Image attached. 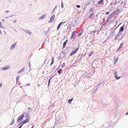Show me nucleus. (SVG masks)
Wrapping results in <instances>:
<instances>
[{
  "label": "nucleus",
  "instance_id": "8",
  "mask_svg": "<svg viewBox=\"0 0 128 128\" xmlns=\"http://www.w3.org/2000/svg\"><path fill=\"white\" fill-rule=\"evenodd\" d=\"M10 67L7 66L2 68L1 69L2 70H4L10 69Z\"/></svg>",
  "mask_w": 128,
  "mask_h": 128
},
{
  "label": "nucleus",
  "instance_id": "21",
  "mask_svg": "<svg viewBox=\"0 0 128 128\" xmlns=\"http://www.w3.org/2000/svg\"><path fill=\"white\" fill-rule=\"evenodd\" d=\"M123 45V43H122L120 44L118 48V49L117 50L116 52H117L118 51H119L122 48V46Z\"/></svg>",
  "mask_w": 128,
  "mask_h": 128
},
{
  "label": "nucleus",
  "instance_id": "19",
  "mask_svg": "<svg viewBox=\"0 0 128 128\" xmlns=\"http://www.w3.org/2000/svg\"><path fill=\"white\" fill-rule=\"evenodd\" d=\"M25 69V67H23L18 72V73L19 74L21 72H24V70Z\"/></svg>",
  "mask_w": 128,
  "mask_h": 128
},
{
  "label": "nucleus",
  "instance_id": "23",
  "mask_svg": "<svg viewBox=\"0 0 128 128\" xmlns=\"http://www.w3.org/2000/svg\"><path fill=\"white\" fill-rule=\"evenodd\" d=\"M98 88H96L95 90L94 91V92L91 94L92 95H94L96 93V92H97L98 90Z\"/></svg>",
  "mask_w": 128,
  "mask_h": 128
},
{
  "label": "nucleus",
  "instance_id": "3",
  "mask_svg": "<svg viewBox=\"0 0 128 128\" xmlns=\"http://www.w3.org/2000/svg\"><path fill=\"white\" fill-rule=\"evenodd\" d=\"M79 49V48H77L76 49H74V50L72 51L70 54L69 56H71L75 54L78 51Z\"/></svg>",
  "mask_w": 128,
  "mask_h": 128
},
{
  "label": "nucleus",
  "instance_id": "31",
  "mask_svg": "<svg viewBox=\"0 0 128 128\" xmlns=\"http://www.w3.org/2000/svg\"><path fill=\"white\" fill-rule=\"evenodd\" d=\"M54 76H52L49 79L48 81V86H49V85L50 84V80L52 78V77H53Z\"/></svg>",
  "mask_w": 128,
  "mask_h": 128
},
{
  "label": "nucleus",
  "instance_id": "28",
  "mask_svg": "<svg viewBox=\"0 0 128 128\" xmlns=\"http://www.w3.org/2000/svg\"><path fill=\"white\" fill-rule=\"evenodd\" d=\"M104 2V0H100V1H99L97 3V4H100L102 3H103Z\"/></svg>",
  "mask_w": 128,
  "mask_h": 128
},
{
  "label": "nucleus",
  "instance_id": "44",
  "mask_svg": "<svg viewBox=\"0 0 128 128\" xmlns=\"http://www.w3.org/2000/svg\"><path fill=\"white\" fill-rule=\"evenodd\" d=\"M0 27L1 28H2V29H5V28L3 26H2V25L0 26Z\"/></svg>",
  "mask_w": 128,
  "mask_h": 128
},
{
  "label": "nucleus",
  "instance_id": "2",
  "mask_svg": "<svg viewBox=\"0 0 128 128\" xmlns=\"http://www.w3.org/2000/svg\"><path fill=\"white\" fill-rule=\"evenodd\" d=\"M29 121V119L28 118L24 120L22 122H20V126L18 127V128H21L22 126L25 124L26 123Z\"/></svg>",
  "mask_w": 128,
  "mask_h": 128
},
{
  "label": "nucleus",
  "instance_id": "45",
  "mask_svg": "<svg viewBox=\"0 0 128 128\" xmlns=\"http://www.w3.org/2000/svg\"><path fill=\"white\" fill-rule=\"evenodd\" d=\"M92 68L94 69L93 72H93V74H94L95 72V68L93 67H92Z\"/></svg>",
  "mask_w": 128,
  "mask_h": 128
},
{
  "label": "nucleus",
  "instance_id": "37",
  "mask_svg": "<svg viewBox=\"0 0 128 128\" xmlns=\"http://www.w3.org/2000/svg\"><path fill=\"white\" fill-rule=\"evenodd\" d=\"M93 51H92L90 52L89 53V54L88 55V56H91L92 55V54H93Z\"/></svg>",
  "mask_w": 128,
  "mask_h": 128
},
{
  "label": "nucleus",
  "instance_id": "49",
  "mask_svg": "<svg viewBox=\"0 0 128 128\" xmlns=\"http://www.w3.org/2000/svg\"><path fill=\"white\" fill-rule=\"evenodd\" d=\"M99 84H98V85H96L95 86V87H96V88H99Z\"/></svg>",
  "mask_w": 128,
  "mask_h": 128
},
{
  "label": "nucleus",
  "instance_id": "24",
  "mask_svg": "<svg viewBox=\"0 0 128 128\" xmlns=\"http://www.w3.org/2000/svg\"><path fill=\"white\" fill-rule=\"evenodd\" d=\"M73 98H72L69 99L68 101V102L70 104L71 103L72 101L73 100Z\"/></svg>",
  "mask_w": 128,
  "mask_h": 128
},
{
  "label": "nucleus",
  "instance_id": "18",
  "mask_svg": "<svg viewBox=\"0 0 128 128\" xmlns=\"http://www.w3.org/2000/svg\"><path fill=\"white\" fill-rule=\"evenodd\" d=\"M94 17V14L93 12L89 16V18L90 19Z\"/></svg>",
  "mask_w": 128,
  "mask_h": 128
},
{
  "label": "nucleus",
  "instance_id": "51",
  "mask_svg": "<svg viewBox=\"0 0 128 128\" xmlns=\"http://www.w3.org/2000/svg\"><path fill=\"white\" fill-rule=\"evenodd\" d=\"M102 27H101V28L99 30H97V32H100V30H101V28H102Z\"/></svg>",
  "mask_w": 128,
  "mask_h": 128
},
{
  "label": "nucleus",
  "instance_id": "26",
  "mask_svg": "<svg viewBox=\"0 0 128 128\" xmlns=\"http://www.w3.org/2000/svg\"><path fill=\"white\" fill-rule=\"evenodd\" d=\"M122 8H118L116 10V11L117 12H119L118 13V14L119 13H120L121 12H122Z\"/></svg>",
  "mask_w": 128,
  "mask_h": 128
},
{
  "label": "nucleus",
  "instance_id": "16",
  "mask_svg": "<svg viewBox=\"0 0 128 128\" xmlns=\"http://www.w3.org/2000/svg\"><path fill=\"white\" fill-rule=\"evenodd\" d=\"M75 34V31H74L72 34L70 38L71 39H72L74 38V34Z\"/></svg>",
  "mask_w": 128,
  "mask_h": 128
},
{
  "label": "nucleus",
  "instance_id": "62",
  "mask_svg": "<svg viewBox=\"0 0 128 128\" xmlns=\"http://www.w3.org/2000/svg\"><path fill=\"white\" fill-rule=\"evenodd\" d=\"M9 10H6V11L5 12H9Z\"/></svg>",
  "mask_w": 128,
  "mask_h": 128
},
{
  "label": "nucleus",
  "instance_id": "52",
  "mask_svg": "<svg viewBox=\"0 0 128 128\" xmlns=\"http://www.w3.org/2000/svg\"><path fill=\"white\" fill-rule=\"evenodd\" d=\"M29 68H30L31 66L30 65V62H29Z\"/></svg>",
  "mask_w": 128,
  "mask_h": 128
},
{
  "label": "nucleus",
  "instance_id": "54",
  "mask_svg": "<svg viewBox=\"0 0 128 128\" xmlns=\"http://www.w3.org/2000/svg\"><path fill=\"white\" fill-rule=\"evenodd\" d=\"M117 11L116 10H114V14H115Z\"/></svg>",
  "mask_w": 128,
  "mask_h": 128
},
{
  "label": "nucleus",
  "instance_id": "53",
  "mask_svg": "<svg viewBox=\"0 0 128 128\" xmlns=\"http://www.w3.org/2000/svg\"><path fill=\"white\" fill-rule=\"evenodd\" d=\"M110 30H111V32H112V31H114V28H111L110 29Z\"/></svg>",
  "mask_w": 128,
  "mask_h": 128
},
{
  "label": "nucleus",
  "instance_id": "17",
  "mask_svg": "<svg viewBox=\"0 0 128 128\" xmlns=\"http://www.w3.org/2000/svg\"><path fill=\"white\" fill-rule=\"evenodd\" d=\"M91 1L90 0H88L87 2H85V3L84 4H85L86 6H88L90 4Z\"/></svg>",
  "mask_w": 128,
  "mask_h": 128
},
{
  "label": "nucleus",
  "instance_id": "57",
  "mask_svg": "<svg viewBox=\"0 0 128 128\" xmlns=\"http://www.w3.org/2000/svg\"><path fill=\"white\" fill-rule=\"evenodd\" d=\"M112 15V16H114V15L115 14H114V12H113L111 14Z\"/></svg>",
  "mask_w": 128,
  "mask_h": 128
},
{
  "label": "nucleus",
  "instance_id": "55",
  "mask_svg": "<svg viewBox=\"0 0 128 128\" xmlns=\"http://www.w3.org/2000/svg\"><path fill=\"white\" fill-rule=\"evenodd\" d=\"M119 25H118L116 28H115L114 30V32L115 31V30L119 26Z\"/></svg>",
  "mask_w": 128,
  "mask_h": 128
},
{
  "label": "nucleus",
  "instance_id": "35",
  "mask_svg": "<svg viewBox=\"0 0 128 128\" xmlns=\"http://www.w3.org/2000/svg\"><path fill=\"white\" fill-rule=\"evenodd\" d=\"M14 119H13V120H12V122L10 124V125H13L14 124Z\"/></svg>",
  "mask_w": 128,
  "mask_h": 128
},
{
  "label": "nucleus",
  "instance_id": "4",
  "mask_svg": "<svg viewBox=\"0 0 128 128\" xmlns=\"http://www.w3.org/2000/svg\"><path fill=\"white\" fill-rule=\"evenodd\" d=\"M124 25H125V24H124V25H122V26H121L120 28L119 29V30L118 32L120 33H121L120 32H123V31L124 30Z\"/></svg>",
  "mask_w": 128,
  "mask_h": 128
},
{
  "label": "nucleus",
  "instance_id": "1",
  "mask_svg": "<svg viewBox=\"0 0 128 128\" xmlns=\"http://www.w3.org/2000/svg\"><path fill=\"white\" fill-rule=\"evenodd\" d=\"M26 112H24L20 116H19L16 122H20L23 120V118L25 115Z\"/></svg>",
  "mask_w": 128,
  "mask_h": 128
},
{
  "label": "nucleus",
  "instance_id": "46",
  "mask_svg": "<svg viewBox=\"0 0 128 128\" xmlns=\"http://www.w3.org/2000/svg\"><path fill=\"white\" fill-rule=\"evenodd\" d=\"M69 49V48L68 47V48H66L64 50V51L66 52Z\"/></svg>",
  "mask_w": 128,
  "mask_h": 128
},
{
  "label": "nucleus",
  "instance_id": "29",
  "mask_svg": "<svg viewBox=\"0 0 128 128\" xmlns=\"http://www.w3.org/2000/svg\"><path fill=\"white\" fill-rule=\"evenodd\" d=\"M55 120H56V122L55 123V124H56V123L58 122H61L62 121L60 120V119H57V118H55Z\"/></svg>",
  "mask_w": 128,
  "mask_h": 128
},
{
  "label": "nucleus",
  "instance_id": "33",
  "mask_svg": "<svg viewBox=\"0 0 128 128\" xmlns=\"http://www.w3.org/2000/svg\"><path fill=\"white\" fill-rule=\"evenodd\" d=\"M112 16L111 15V14L109 15V16H108V20H109L111 18V17Z\"/></svg>",
  "mask_w": 128,
  "mask_h": 128
},
{
  "label": "nucleus",
  "instance_id": "50",
  "mask_svg": "<svg viewBox=\"0 0 128 128\" xmlns=\"http://www.w3.org/2000/svg\"><path fill=\"white\" fill-rule=\"evenodd\" d=\"M18 76L16 77V80H18V78L19 77V76Z\"/></svg>",
  "mask_w": 128,
  "mask_h": 128
},
{
  "label": "nucleus",
  "instance_id": "63",
  "mask_svg": "<svg viewBox=\"0 0 128 128\" xmlns=\"http://www.w3.org/2000/svg\"><path fill=\"white\" fill-rule=\"evenodd\" d=\"M30 85V84L29 83H28V84H26V85L27 86H29Z\"/></svg>",
  "mask_w": 128,
  "mask_h": 128
},
{
  "label": "nucleus",
  "instance_id": "38",
  "mask_svg": "<svg viewBox=\"0 0 128 128\" xmlns=\"http://www.w3.org/2000/svg\"><path fill=\"white\" fill-rule=\"evenodd\" d=\"M86 76H84V78H85L86 77H89V78L90 77V75L89 74H87V75L86 74Z\"/></svg>",
  "mask_w": 128,
  "mask_h": 128
},
{
  "label": "nucleus",
  "instance_id": "43",
  "mask_svg": "<svg viewBox=\"0 0 128 128\" xmlns=\"http://www.w3.org/2000/svg\"><path fill=\"white\" fill-rule=\"evenodd\" d=\"M76 6V8H79L80 7V5H78Z\"/></svg>",
  "mask_w": 128,
  "mask_h": 128
},
{
  "label": "nucleus",
  "instance_id": "14",
  "mask_svg": "<svg viewBox=\"0 0 128 128\" xmlns=\"http://www.w3.org/2000/svg\"><path fill=\"white\" fill-rule=\"evenodd\" d=\"M25 118H27L26 119H27L28 118L29 119V121L30 120V116H28V115H29V113H26L25 114Z\"/></svg>",
  "mask_w": 128,
  "mask_h": 128
},
{
  "label": "nucleus",
  "instance_id": "42",
  "mask_svg": "<svg viewBox=\"0 0 128 128\" xmlns=\"http://www.w3.org/2000/svg\"><path fill=\"white\" fill-rule=\"evenodd\" d=\"M120 2V1H118V2H117V1H116V0L115 1V3L113 4V5H115V4H117V3H119Z\"/></svg>",
  "mask_w": 128,
  "mask_h": 128
},
{
  "label": "nucleus",
  "instance_id": "12",
  "mask_svg": "<svg viewBox=\"0 0 128 128\" xmlns=\"http://www.w3.org/2000/svg\"><path fill=\"white\" fill-rule=\"evenodd\" d=\"M16 42L14 44H13L11 46L10 48V50H12L15 47V46H16Z\"/></svg>",
  "mask_w": 128,
  "mask_h": 128
},
{
  "label": "nucleus",
  "instance_id": "64",
  "mask_svg": "<svg viewBox=\"0 0 128 128\" xmlns=\"http://www.w3.org/2000/svg\"><path fill=\"white\" fill-rule=\"evenodd\" d=\"M128 115V112L126 114V115L127 116Z\"/></svg>",
  "mask_w": 128,
  "mask_h": 128
},
{
  "label": "nucleus",
  "instance_id": "5",
  "mask_svg": "<svg viewBox=\"0 0 128 128\" xmlns=\"http://www.w3.org/2000/svg\"><path fill=\"white\" fill-rule=\"evenodd\" d=\"M114 76L115 78L117 79H118L119 78H121V76H120L119 77H118L117 75L118 74V73L116 72V71H114Z\"/></svg>",
  "mask_w": 128,
  "mask_h": 128
},
{
  "label": "nucleus",
  "instance_id": "34",
  "mask_svg": "<svg viewBox=\"0 0 128 128\" xmlns=\"http://www.w3.org/2000/svg\"><path fill=\"white\" fill-rule=\"evenodd\" d=\"M16 16V15H12L11 16H7L6 17H5V18H8L10 17H12L13 16Z\"/></svg>",
  "mask_w": 128,
  "mask_h": 128
},
{
  "label": "nucleus",
  "instance_id": "56",
  "mask_svg": "<svg viewBox=\"0 0 128 128\" xmlns=\"http://www.w3.org/2000/svg\"><path fill=\"white\" fill-rule=\"evenodd\" d=\"M64 58V57H61V56H60L59 58V59H61V58Z\"/></svg>",
  "mask_w": 128,
  "mask_h": 128
},
{
  "label": "nucleus",
  "instance_id": "25",
  "mask_svg": "<svg viewBox=\"0 0 128 128\" xmlns=\"http://www.w3.org/2000/svg\"><path fill=\"white\" fill-rule=\"evenodd\" d=\"M109 20H108V19L105 21V22L103 24L102 26H104L105 25H107L108 24V22Z\"/></svg>",
  "mask_w": 128,
  "mask_h": 128
},
{
  "label": "nucleus",
  "instance_id": "20",
  "mask_svg": "<svg viewBox=\"0 0 128 128\" xmlns=\"http://www.w3.org/2000/svg\"><path fill=\"white\" fill-rule=\"evenodd\" d=\"M68 41V40L67 39H66V41L63 43V48H64L65 47V46H66V44L67 43Z\"/></svg>",
  "mask_w": 128,
  "mask_h": 128
},
{
  "label": "nucleus",
  "instance_id": "59",
  "mask_svg": "<svg viewBox=\"0 0 128 128\" xmlns=\"http://www.w3.org/2000/svg\"><path fill=\"white\" fill-rule=\"evenodd\" d=\"M2 86V83H0V87H1Z\"/></svg>",
  "mask_w": 128,
  "mask_h": 128
},
{
  "label": "nucleus",
  "instance_id": "36",
  "mask_svg": "<svg viewBox=\"0 0 128 128\" xmlns=\"http://www.w3.org/2000/svg\"><path fill=\"white\" fill-rule=\"evenodd\" d=\"M65 66V63H64L62 64L61 67L62 68H64Z\"/></svg>",
  "mask_w": 128,
  "mask_h": 128
},
{
  "label": "nucleus",
  "instance_id": "39",
  "mask_svg": "<svg viewBox=\"0 0 128 128\" xmlns=\"http://www.w3.org/2000/svg\"><path fill=\"white\" fill-rule=\"evenodd\" d=\"M94 10L93 8H90L89 10V12H90L92 11L94 13V11H93V10Z\"/></svg>",
  "mask_w": 128,
  "mask_h": 128
},
{
  "label": "nucleus",
  "instance_id": "9",
  "mask_svg": "<svg viewBox=\"0 0 128 128\" xmlns=\"http://www.w3.org/2000/svg\"><path fill=\"white\" fill-rule=\"evenodd\" d=\"M118 34L116 35L114 38V40H117V39L119 38L120 36V35H121V33H120L118 32Z\"/></svg>",
  "mask_w": 128,
  "mask_h": 128
},
{
  "label": "nucleus",
  "instance_id": "47",
  "mask_svg": "<svg viewBox=\"0 0 128 128\" xmlns=\"http://www.w3.org/2000/svg\"><path fill=\"white\" fill-rule=\"evenodd\" d=\"M110 13V12H109V11H108L107 12H106L105 13V14H108Z\"/></svg>",
  "mask_w": 128,
  "mask_h": 128
},
{
  "label": "nucleus",
  "instance_id": "13",
  "mask_svg": "<svg viewBox=\"0 0 128 128\" xmlns=\"http://www.w3.org/2000/svg\"><path fill=\"white\" fill-rule=\"evenodd\" d=\"M82 56H80V55H79L77 58V60L78 62H80L82 59Z\"/></svg>",
  "mask_w": 128,
  "mask_h": 128
},
{
  "label": "nucleus",
  "instance_id": "30",
  "mask_svg": "<svg viewBox=\"0 0 128 128\" xmlns=\"http://www.w3.org/2000/svg\"><path fill=\"white\" fill-rule=\"evenodd\" d=\"M114 32V31H112L110 33L109 35V37H111L113 35V34Z\"/></svg>",
  "mask_w": 128,
  "mask_h": 128
},
{
  "label": "nucleus",
  "instance_id": "15",
  "mask_svg": "<svg viewBox=\"0 0 128 128\" xmlns=\"http://www.w3.org/2000/svg\"><path fill=\"white\" fill-rule=\"evenodd\" d=\"M46 14H45L43 15L42 16L40 17L38 19L39 20H41L45 18L46 16Z\"/></svg>",
  "mask_w": 128,
  "mask_h": 128
},
{
  "label": "nucleus",
  "instance_id": "41",
  "mask_svg": "<svg viewBox=\"0 0 128 128\" xmlns=\"http://www.w3.org/2000/svg\"><path fill=\"white\" fill-rule=\"evenodd\" d=\"M61 7L62 8H63L64 7V4H63V2L62 1L61 3Z\"/></svg>",
  "mask_w": 128,
  "mask_h": 128
},
{
  "label": "nucleus",
  "instance_id": "58",
  "mask_svg": "<svg viewBox=\"0 0 128 128\" xmlns=\"http://www.w3.org/2000/svg\"><path fill=\"white\" fill-rule=\"evenodd\" d=\"M107 40V39H106L104 41V42H102V43H104L105 42H106V41Z\"/></svg>",
  "mask_w": 128,
  "mask_h": 128
},
{
  "label": "nucleus",
  "instance_id": "32",
  "mask_svg": "<svg viewBox=\"0 0 128 128\" xmlns=\"http://www.w3.org/2000/svg\"><path fill=\"white\" fill-rule=\"evenodd\" d=\"M62 69H60L58 70L57 71V72L58 74H60L61 72V71H62Z\"/></svg>",
  "mask_w": 128,
  "mask_h": 128
},
{
  "label": "nucleus",
  "instance_id": "40",
  "mask_svg": "<svg viewBox=\"0 0 128 128\" xmlns=\"http://www.w3.org/2000/svg\"><path fill=\"white\" fill-rule=\"evenodd\" d=\"M57 6H56L53 9V10H52V13H53V12L54 11V10L55 9L57 8Z\"/></svg>",
  "mask_w": 128,
  "mask_h": 128
},
{
  "label": "nucleus",
  "instance_id": "60",
  "mask_svg": "<svg viewBox=\"0 0 128 128\" xmlns=\"http://www.w3.org/2000/svg\"><path fill=\"white\" fill-rule=\"evenodd\" d=\"M2 21L3 22H4L5 21V20L4 19H2Z\"/></svg>",
  "mask_w": 128,
  "mask_h": 128
},
{
  "label": "nucleus",
  "instance_id": "7",
  "mask_svg": "<svg viewBox=\"0 0 128 128\" xmlns=\"http://www.w3.org/2000/svg\"><path fill=\"white\" fill-rule=\"evenodd\" d=\"M55 15L53 14L50 18V21H48L49 23L53 21L54 20Z\"/></svg>",
  "mask_w": 128,
  "mask_h": 128
},
{
  "label": "nucleus",
  "instance_id": "27",
  "mask_svg": "<svg viewBox=\"0 0 128 128\" xmlns=\"http://www.w3.org/2000/svg\"><path fill=\"white\" fill-rule=\"evenodd\" d=\"M118 59V58L114 59V63L113 64L114 65L116 64L117 62Z\"/></svg>",
  "mask_w": 128,
  "mask_h": 128
},
{
  "label": "nucleus",
  "instance_id": "10",
  "mask_svg": "<svg viewBox=\"0 0 128 128\" xmlns=\"http://www.w3.org/2000/svg\"><path fill=\"white\" fill-rule=\"evenodd\" d=\"M66 21H65L63 22H61L59 24H58V27H57V30H58L60 28L61 25L62 24H64L66 22Z\"/></svg>",
  "mask_w": 128,
  "mask_h": 128
},
{
  "label": "nucleus",
  "instance_id": "61",
  "mask_svg": "<svg viewBox=\"0 0 128 128\" xmlns=\"http://www.w3.org/2000/svg\"><path fill=\"white\" fill-rule=\"evenodd\" d=\"M86 54L85 53L84 54H82V56H84Z\"/></svg>",
  "mask_w": 128,
  "mask_h": 128
},
{
  "label": "nucleus",
  "instance_id": "48",
  "mask_svg": "<svg viewBox=\"0 0 128 128\" xmlns=\"http://www.w3.org/2000/svg\"><path fill=\"white\" fill-rule=\"evenodd\" d=\"M115 1V0H113L112 1V2L110 4V6H112V3H113Z\"/></svg>",
  "mask_w": 128,
  "mask_h": 128
},
{
  "label": "nucleus",
  "instance_id": "22",
  "mask_svg": "<svg viewBox=\"0 0 128 128\" xmlns=\"http://www.w3.org/2000/svg\"><path fill=\"white\" fill-rule=\"evenodd\" d=\"M52 62L51 63L50 66H51V65H52L54 63V56H52Z\"/></svg>",
  "mask_w": 128,
  "mask_h": 128
},
{
  "label": "nucleus",
  "instance_id": "6",
  "mask_svg": "<svg viewBox=\"0 0 128 128\" xmlns=\"http://www.w3.org/2000/svg\"><path fill=\"white\" fill-rule=\"evenodd\" d=\"M22 30L28 34H32L31 32L29 30L23 29H22Z\"/></svg>",
  "mask_w": 128,
  "mask_h": 128
},
{
  "label": "nucleus",
  "instance_id": "11",
  "mask_svg": "<svg viewBox=\"0 0 128 128\" xmlns=\"http://www.w3.org/2000/svg\"><path fill=\"white\" fill-rule=\"evenodd\" d=\"M83 29H82L79 31L78 33V36H80L82 35V32H83Z\"/></svg>",
  "mask_w": 128,
  "mask_h": 128
}]
</instances>
